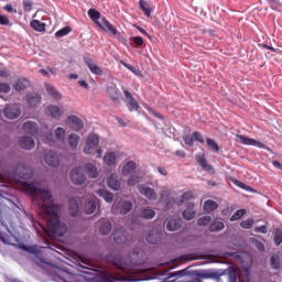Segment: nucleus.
<instances>
[{
    "label": "nucleus",
    "mask_w": 282,
    "mask_h": 282,
    "mask_svg": "<svg viewBox=\"0 0 282 282\" xmlns=\"http://www.w3.org/2000/svg\"><path fill=\"white\" fill-rule=\"evenodd\" d=\"M196 163H198L199 166L203 167L205 172L214 173L213 165L208 164L206 156L204 154L196 155Z\"/></svg>",
    "instance_id": "19"
},
{
    "label": "nucleus",
    "mask_w": 282,
    "mask_h": 282,
    "mask_svg": "<svg viewBox=\"0 0 282 282\" xmlns=\"http://www.w3.org/2000/svg\"><path fill=\"white\" fill-rule=\"evenodd\" d=\"M161 202L164 203V210L165 212L171 209L172 206L175 205V198L169 197V192L167 191H162Z\"/></svg>",
    "instance_id": "18"
},
{
    "label": "nucleus",
    "mask_w": 282,
    "mask_h": 282,
    "mask_svg": "<svg viewBox=\"0 0 282 282\" xmlns=\"http://www.w3.org/2000/svg\"><path fill=\"white\" fill-rule=\"evenodd\" d=\"M271 268L273 270H279L280 269V260L275 256H272L270 259Z\"/></svg>",
    "instance_id": "51"
},
{
    "label": "nucleus",
    "mask_w": 282,
    "mask_h": 282,
    "mask_svg": "<svg viewBox=\"0 0 282 282\" xmlns=\"http://www.w3.org/2000/svg\"><path fill=\"white\" fill-rule=\"evenodd\" d=\"M66 122L73 128L74 131H79L84 128V122L82 119L75 116L66 118Z\"/></svg>",
    "instance_id": "17"
},
{
    "label": "nucleus",
    "mask_w": 282,
    "mask_h": 282,
    "mask_svg": "<svg viewBox=\"0 0 282 282\" xmlns=\"http://www.w3.org/2000/svg\"><path fill=\"white\" fill-rule=\"evenodd\" d=\"M194 198V194L192 192H185L180 199V203L184 204L186 202H191Z\"/></svg>",
    "instance_id": "48"
},
{
    "label": "nucleus",
    "mask_w": 282,
    "mask_h": 282,
    "mask_svg": "<svg viewBox=\"0 0 282 282\" xmlns=\"http://www.w3.org/2000/svg\"><path fill=\"white\" fill-rule=\"evenodd\" d=\"M70 181L74 185H84L87 181V177L83 174V170L80 167H75L70 170Z\"/></svg>",
    "instance_id": "5"
},
{
    "label": "nucleus",
    "mask_w": 282,
    "mask_h": 282,
    "mask_svg": "<svg viewBox=\"0 0 282 282\" xmlns=\"http://www.w3.org/2000/svg\"><path fill=\"white\" fill-rule=\"evenodd\" d=\"M45 89L47 90V94L53 97L54 99H62V96L58 94V91L51 85H45Z\"/></svg>",
    "instance_id": "37"
},
{
    "label": "nucleus",
    "mask_w": 282,
    "mask_h": 282,
    "mask_svg": "<svg viewBox=\"0 0 282 282\" xmlns=\"http://www.w3.org/2000/svg\"><path fill=\"white\" fill-rule=\"evenodd\" d=\"M246 215V209H240V210H236L234 215H231L230 220L231 221H237L239 220L241 217H243Z\"/></svg>",
    "instance_id": "44"
},
{
    "label": "nucleus",
    "mask_w": 282,
    "mask_h": 282,
    "mask_svg": "<svg viewBox=\"0 0 282 282\" xmlns=\"http://www.w3.org/2000/svg\"><path fill=\"white\" fill-rule=\"evenodd\" d=\"M88 15L90 18L91 21H98L100 19V12L96 11L95 9H90L88 11Z\"/></svg>",
    "instance_id": "46"
},
{
    "label": "nucleus",
    "mask_w": 282,
    "mask_h": 282,
    "mask_svg": "<svg viewBox=\"0 0 282 282\" xmlns=\"http://www.w3.org/2000/svg\"><path fill=\"white\" fill-rule=\"evenodd\" d=\"M86 66H88L91 74L97 76H102L104 72L100 67H98L96 64H94L91 58L85 59Z\"/></svg>",
    "instance_id": "27"
},
{
    "label": "nucleus",
    "mask_w": 282,
    "mask_h": 282,
    "mask_svg": "<svg viewBox=\"0 0 282 282\" xmlns=\"http://www.w3.org/2000/svg\"><path fill=\"white\" fill-rule=\"evenodd\" d=\"M68 210L70 217H76L79 213V203L75 198L68 200Z\"/></svg>",
    "instance_id": "26"
},
{
    "label": "nucleus",
    "mask_w": 282,
    "mask_h": 282,
    "mask_svg": "<svg viewBox=\"0 0 282 282\" xmlns=\"http://www.w3.org/2000/svg\"><path fill=\"white\" fill-rule=\"evenodd\" d=\"M97 195L101 196L102 199H105L107 203L113 202V194L109 193L106 189H99L97 191Z\"/></svg>",
    "instance_id": "34"
},
{
    "label": "nucleus",
    "mask_w": 282,
    "mask_h": 282,
    "mask_svg": "<svg viewBox=\"0 0 282 282\" xmlns=\"http://www.w3.org/2000/svg\"><path fill=\"white\" fill-rule=\"evenodd\" d=\"M42 97L39 94H30L28 96V105L29 107L33 108L41 104Z\"/></svg>",
    "instance_id": "29"
},
{
    "label": "nucleus",
    "mask_w": 282,
    "mask_h": 282,
    "mask_svg": "<svg viewBox=\"0 0 282 282\" xmlns=\"http://www.w3.org/2000/svg\"><path fill=\"white\" fill-rule=\"evenodd\" d=\"M107 96L115 104H120L121 93L117 86H108L107 87Z\"/></svg>",
    "instance_id": "11"
},
{
    "label": "nucleus",
    "mask_w": 282,
    "mask_h": 282,
    "mask_svg": "<svg viewBox=\"0 0 282 282\" xmlns=\"http://www.w3.org/2000/svg\"><path fill=\"white\" fill-rule=\"evenodd\" d=\"M139 8L142 10L143 13H145L147 18H151V9L148 2H145L144 0H139Z\"/></svg>",
    "instance_id": "36"
},
{
    "label": "nucleus",
    "mask_w": 282,
    "mask_h": 282,
    "mask_svg": "<svg viewBox=\"0 0 282 282\" xmlns=\"http://www.w3.org/2000/svg\"><path fill=\"white\" fill-rule=\"evenodd\" d=\"M194 138L193 137H184V142H185V144H187V145H189V147H193V144H194Z\"/></svg>",
    "instance_id": "62"
},
{
    "label": "nucleus",
    "mask_w": 282,
    "mask_h": 282,
    "mask_svg": "<svg viewBox=\"0 0 282 282\" xmlns=\"http://www.w3.org/2000/svg\"><path fill=\"white\" fill-rule=\"evenodd\" d=\"M182 228V219L181 218H170L166 221V230L176 231Z\"/></svg>",
    "instance_id": "20"
},
{
    "label": "nucleus",
    "mask_w": 282,
    "mask_h": 282,
    "mask_svg": "<svg viewBox=\"0 0 282 282\" xmlns=\"http://www.w3.org/2000/svg\"><path fill=\"white\" fill-rule=\"evenodd\" d=\"M236 139H237V141H239V143H241L243 145L257 147L258 149H265V145L262 142L256 141L254 139H251L249 137L236 134Z\"/></svg>",
    "instance_id": "6"
},
{
    "label": "nucleus",
    "mask_w": 282,
    "mask_h": 282,
    "mask_svg": "<svg viewBox=\"0 0 282 282\" xmlns=\"http://www.w3.org/2000/svg\"><path fill=\"white\" fill-rule=\"evenodd\" d=\"M14 174L23 180H31L33 177L32 170L23 164H19L17 169H14Z\"/></svg>",
    "instance_id": "8"
},
{
    "label": "nucleus",
    "mask_w": 282,
    "mask_h": 282,
    "mask_svg": "<svg viewBox=\"0 0 282 282\" xmlns=\"http://www.w3.org/2000/svg\"><path fill=\"white\" fill-rule=\"evenodd\" d=\"M54 135H55V139H57L59 142H64L65 129L58 127L57 129H55Z\"/></svg>",
    "instance_id": "43"
},
{
    "label": "nucleus",
    "mask_w": 282,
    "mask_h": 282,
    "mask_svg": "<svg viewBox=\"0 0 282 282\" xmlns=\"http://www.w3.org/2000/svg\"><path fill=\"white\" fill-rule=\"evenodd\" d=\"M19 147L20 149L31 151L35 149V141L31 137H22L19 140Z\"/></svg>",
    "instance_id": "13"
},
{
    "label": "nucleus",
    "mask_w": 282,
    "mask_h": 282,
    "mask_svg": "<svg viewBox=\"0 0 282 282\" xmlns=\"http://www.w3.org/2000/svg\"><path fill=\"white\" fill-rule=\"evenodd\" d=\"M121 65H122L123 67H126L128 70H130V72H132V73H135V67H134L133 65L127 64V63H124V62H121Z\"/></svg>",
    "instance_id": "63"
},
{
    "label": "nucleus",
    "mask_w": 282,
    "mask_h": 282,
    "mask_svg": "<svg viewBox=\"0 0 282 282\" xmlns=\"http://www.w3.org/2000/svg\"><path fill=\"white\" fill-rule=\"evenodd\" d=\"M231 182H234V184L239 188H246V185L238 180H231Z\"/></svg>",
    "instance_id": "64"
},
{
    "label": "nucleus",
    "mask_w": 282,
    "mask_h": 282,
    "mask_svg": "<svg viewBox=\"0 0 282 282\" xmlns=\"http://www.w3.org/2000/svg\"><path fill=\"white\" fill-rule=\"evenodd\" d=\"M225 224L223 221H214L209 226V231L210 232H219L224 230Z\"/></svg>",
    "instance_id": "35"
},
{
    "label": "nucleus",
    "mask_w": 282,
    "mask_h": 282,
    "mask_svg": "<svg viewBox=\"0 0 282 282\" xmlns=\"http://www.w3.org/2000/svg\"><path fill=\"white\" fill-rule=\"evenodd\" d=\"M3 10H6L8 13H12V14L18 13L17 9H14L11 4H7L6 7H3Z\"/></svg>",
    "instance_id": "60"
},
{
    "label": "nucleus",
    "mask_w": 282,
    "mask_h": 282,
    "mask_svg": "<svg viewBox=\"0 0 282 282\" xmlns=\"http://www.w3.org/2000/svg\"><path fill=\"white\" fill-rule=\"evenodd\" d=\"M185 220L191 221L196 217V210H194V203H188L187 208L182 213Z\"/></svg>",
    "instance_id": "22"
},
{
    "label": "nucleus",
    "mask_w": 282,
    "mask_h": 282,
    "mask_svg": "<svg viewBox=\"0 0 282 282\" xmlns=\"http://www.w3.org/2000/svg\"><path fill=\"white\" fill-rule=\"evenodd\" d=\"M95 210H96V200L95 198H89L85 203V214L90 215V214H94Z\"/></svg>",
    "instance_id": "30"
},
{
    "label": "nucleus",
    "mask_w": 282,
    "mask_h": 282,
    "mask_svg": "<svg viewBox=\"0 0 282 282\" xmlns=\"http://www.w3.org/2000/svg\"><path fill=\"white\" fill-rule=\"evenodd\" d=\"M206 144H208L209 149L214 150L215 152H219V145L213 139L207 138Z\"/></svg>",
    "instance_id": "47"
},
{
    "label": "nucleus",
    "mask_w": 282,
    "mask_h": 282,
    "mask_svg": "<svg viewBox=\"0 0 282 282\" xmlns=\"http://www.w3.org/2000/svg\"><path fill=\"white\" fill-rule=\"evenodd\" d=\"M23 187L33 202H37L40 217L45 221L50 235L55 238H62L67 234L68 227L59 221V206L53 204L51 192L39 188L32 183H24Z\"/></svg>",
    "instance_id": "1"
},
{
    "label": "nucleus",
    "mask_w": 282,
    "mask_h": 282,
    "mask_svg": "<svg viewBox=\"0 0 282 282\" xmlns=\"http://www.w3.org/2000/svg\"><path fill=\"white\" fill-rule=\"evenodd\" d=\"M101 30H105L106 32L111 33L112 35L118 34V30L107 20V19H101L100 23H98Z\"/></svg>",
    "instance_id": "21"
},
{
    "label": "nucleus",
    "mask_w": 282,
    "mask_h": 282,
    "mask_svg": "<svg viewBox=\"0 0 282 282\" xmlns=\"http://www.w3.org/2000/svg\"><path fill=\"white\" fill-rule=\"evenodd\" d=\"M133 209V203L130 200H121L112 204L111 213L115 215H127Z\"/></svg>",
    "instance_id": "2"
},
{
    "label": "nucleus",
    "mask_w": 282,
    "mask_h": 282,
    "mask_svg": "<svg viewBox=\"0 0 282 282\" xmlns=\"http://www.w3.org/2000/svg\"><path fill=\"white\" fill-rule=\"evenodd\" d=\"M44 161L51 167H57L58 164H59V159H58L57 154L54 153L53 151H50L48 153H45Z\"/></svg>",
    "instance_id": "16"
},
{
    "label": "nucleus",
    "mask_w": 282,
    "mask_h": 282,
    "mask_svg": "<svg viewBox=\"0 0 282 282\" xmlns=\"http://www.w3.org/2000/svg\"><path fill=\"white\" fill-rule=\"evenodd\" d=\"M96 228L99 229L100 235L108 236L111 231V223L106 218H100V220L96 223Z\"/></svg>",
    "instance_id": "10"
},
{
    "label": "nucleus",
    "mask_w": 282,
    "mask_h": 282,
    "mask_svg": "<svg viewBox=\"0 0 282 282\" xmlns=\"http://www.w3.org/2000/svg\"><path fill=\"white\" fill-rule=\"evenodd\" d=\"M141 217L143 219H152L153 217H155V210L151 209V208H145L141 212Z\"/></svg>",
    "instance_id": "41"
},
{
    "label": "nucleus",
    "mask_w": 282,
    "mask_h": 282,
    "mask_svg": "<svg viewBox=\"0 0 282 282\" xmlns=\"http://www.w3.org/2000/svg\"><path fill=\"white\" fill-rule=\"evenodd\" d=\"M112 264L117 267V269L123 270L124 269V263L123 260L121 259H116Z\"/></svg>",
    "instance_id": "57"
},
{
    "label": "nucleus",
    "mask_w": 282,
    "mask_h": 282,
    "mask_svg": "<svg viewBox=\"0 0 282 282\" xmlns=\"http://www.w3.org/2000/svg\"><path fill=\"white\" fill-rule=\"evenodd\" d=\"M79 143V137L75 133H70L68 137V144L70 149L76 150Z\"/></svg>",
    "instance_id": "33"
},
{
    "label": "nucleus",
    "mask_w": 282,
    "mask_h": 282,
    "mask_svg": "<svg viewBox=\"0 0 282 282\" xmlns=\"http://www.w3.org/2000/svg\"><path fill=\"white\" fill-rule=\"evenodd\" d=\"M142 181L141 176H139L138 174H132L130 178H128L127 184L130 187L135 186L137 184H140Z\"/></svg>",
    "instance_id": "38"
},
{
    "label": "nucleus",
    "mask_w": 282,
    "mask_h": 282,
    "mask_svg": "<svg viewBox=\"0 0 282 282\" xmlns=\"http://www.w3.org/2000/svg\"><path fill=\"white\" fill-rule=\"evenodd\" d=\"M26 86H28L26 79H18L17 83H14V90L23 91L25 90Z\"/></svg>",
    "instance_id": "39"
},
{
    "label": "nucleus",
    "mask_w": 282,
    "mask_h": 282,
    "mask_svg": "<svg viewBox=\"0 0 282 282\" xmlns=\"http://www.w3.org/2000/svg\"><path fill=\"white\" fill-rule=\"evenodd\" d=\"M254 232L261 234V235H267V226L256 227Z\"/></svg>",
    "instance_id": "59"
},
{
    "label": "nucleus",
    "mask_w": 282,
    "mask_h": 282,
    "mask_svg": "<svg viewBox=\"0 0 282 282\" xmlns=\"http://www.w3.org/2000/svg\"><path fill=\"white\" fill-rule=\"evenodd\" d=\"M212 223V216H204L198 218L197 225L198 226H208Z\"/></svg>",
    "instance_id": "45"
},
{
    "label": "nucleus",
    "mask_w": 282,
    "mask_h": 282,
    "mask_svg": "<svg viewBox=\"0 0 282 282\" xmlns=\"http://www.w3.org/2000/svg\"><path fill=\"white\" fill-rule=\"evenodd\" d=\"M102 161L105 162V164L107 166H115L116 165V153L110 152V153H106L105 158H102Z\"/></svg>",
    "instance_id": "31"
},
{
    "label": "nucleus",
    "mask_w": 282,
    "mask_h": 282,
    "mask_svg": "<svg viewBox=\"0 0 282 282\" xmlns=\"http://www.w3.org/2000/svg\"><path fill=\"white\" fill-rule=\"evenodd\" d=\"M253 224H254V220L251 219V218H249V219H247V220H245V221H241V223H240V227H241L242 229L249 230V229H251V227L253 226Z\"/></svg>",
    "instance_id": "49"
},
{
    "label": "nucleus",
    "mask_w": 282,
    "mask_h": 282,
    "mask_svg": "<svg viewBox=\"0 0 282 282\" xmlns=\"http://www.w3.org/2000/svg\"><path fill=\"white\" fill-rule=\"evenodd\" d=\"M45 113H47V116H51V118L56 120L62 117V110L58 108V106L54 105H50L45 110Z\"/></svg>",
    "instance_id": "24"
},
{
    "label": "nucleus",
    "mask_w": 282,
    "mask_h": 282,
    "mask_svg": "<svg viewBox=\"0 0 282 282\" xmlns=\"http://www.w3.org/2000/svg\"><path fill=\"white\" fill-rule=\"evenodd\" d=\"M0 25H10V19L4 14H0Z\"/></svg>",
    "instance_id": "56"
},
{
    "label": "nucleus",
    "mask_w": 282,
    "mask_h": 282,
    "mask_svg": "<svg viewBox=\"0 0 282 282\" xmlns=\"http://www.w3.org/2000/svg\"><path fill=\"white\" fill-rule=\"evenodd\" d=\"M11 87L9 84L0 83V93L2 94H10Z\"/></svg>",
    "instance_id": "52"
},
{
    "label": "nucleus",
    "mask_w": 282,
    "mask_h": 282,
    "mask_svg": "<svg viewBox=\"0 0 282 282\" xmlns=\"http://www.w3.org/2000/svg\"><path fill=\"white\" fill-rule=\"evenodd\" d=\"M24 133L30 135H36L39 133V126L35 121H26L22 124Z\"/></svg>",
    "instance_id": "12"
},
{
    "label": "nucleus",
    "mask_w": 282,
    "mask_h": 282,
    "mask_svg": "<svg viewBox=\"0 0 282 282\" xmlns=\"http://www.w3.org/2000/svg\"><path fill=\"white\" fill-rule=\"evenodd\" d=\"M139 194L143 197H147L148 200H156L158 194L154 188L145 185H138L137 186Z\"/></svg>",
    "instance_id": "7"
},
{
    "label": "nucleus",
    "mask_w": 282,
    "mask_h": 282,
    "mask_svg": "<svg viewBox=\"0 0 282 282\" xmlns=\"http://www.w3.org/2000/svg\"><path fill=\"white\" fill-rule=\"evenodd\" d=\"M123 96L127 99V108L128 111H139L140 109V105L139 102L135 100V98L133 97V95H131V93L129 90H123Z\"/></svg>",
    "instance_id": "9"
},
{
    "label": "nucleus",
    "mask_w": 282,
    "mask_h": 282,
    "mask_svg": "<svg viewBox=\"0 0 282 282\" xmlns=\"http://www.w3.org/2000/svg\"><path fill=\"white\" fill-rule=\"evenodd\" d=\"M137 164L134 161H128L126 164L122 166V175L123 176H130L135 172Z\"/></svg>",
    "instance_id": "25"
},
{
    "label": "nucleus",
    "mask_w": 282,
    "mask_h": 282,
    "mask_svg": "<svg viewBox=\"0 0 282 282\" xmlns=\"http://www.w3.org/2000/svg\"><path fill=\"white\" fill-rule=\"evenodd\" d=\"M132 41L139 47L144 46V40L141 36H133Z\"/></svg>",
    "instance_id": "55"
},
{
    "label": "nucleus",
    "mask_w": 282,
    "mask_h": 282,
    "mask_svg": "<svg viewBox=\"0 0 282 282\" xmlns=\"http://www.w3.org/2000/svg\"><path fill=\"white\" fill-rule=\"evenodd\" d=\"M147 242L151 243V245H156V242H158V235L149 234L147 236Z\"/></svg>",
    "instance_id": "54"
},
{
    "label": "nucleus",
    "mask_w": 282,
    "mask_h": 282,
    "mask_svg": "<svg viewBox=\"0 0 282 282\" xmlns=\"http://www.w3.org/2000/svg\"><path fill=\"white\" fill-rule=\"evenodd\" d=\"M30 26H32V29L36 32H45L46 30L45 23L41 22L40 20H32V22H30Z\"/></svg>",
    "instance_id": "32"
},
{
    "label": "nucleus",
    "mask_w": 282,
    "mask_h": 282,
    "mask_svg": "<svg viewBox=\"0 0 282 282\" xmlns=\"http://www.w3.org/2000/svg\"><path fill=\"white\" fill-rule=\"evenodd\" d=\"M191 138H193V140H195L196 142L204 144V138L200 132H198V131L193 132L191 134Z\"/></svg>",
    "instance_id": "50"
},
{
    "label": "nucleus",
    "mask_w": 282,
    "mask_h": 282,
    "mask_svg": "<svg viewBox=\"0 0 282 282\" xmlns=\"http://www.w3.org/2000/svg\"><path fill=\"white\" fill-rule=\"evenodd\" d=\"M107 186L112 191H120L121 188V181L119 180L117 174H111L107 178Z\"/></svg>",
    "instance_id": "15"
},
{
    "label": "nucleus",
    "mask_w": 282,
    "mask_h": 282,
    "mask_svg": "<svg viewBox=\"0 0 282 282\" xmlns=\"http://www.w3.org/2000/svg\"><path fill=\"white\" fill-rule=\"evenodd\" d=\"M219 207L217 202H214L213 199H208L204 203L203 209L205 214H212L213 212L217 210Z\"/></svg>",
    "instance_id": "28"
},
{
    "label": "nucleus",
    "mask_w": 282,
    "mask_h": 282,
    "mask_svg": "<svg viewBox=\"0 0 282 282\" xmlns=\"http://www.w3.org/2000/svg\"><path fill=\"white\" fill-rule=\"evenodd\" d=\"M273 243L278 247L282 243V230L280 228H276L275 234L273 235Z\"/></svg>",
    "instance_id": "42"
},
{
    "label": "nucleus",
    "mask_w": 282,
    "mask_h": 282,
    "mask_svg": "<svg viewBox=\"0 0 282 282\" xmlns=\"http://www.w3.org/2000/svg\"><path fill=\"white\" fill-rule=\"evenodd\" d=\"M3 116L8 120H15L19 119L21 116V105L20 104H12L3 108Z\"/></svg>",
    "instance_id": "3"
},
{
    "label": "nucleus",
    "mask_w": 282,
    "mask_h": 282,
    "mask_svg": "<svg viewBox=\"0 0 282 282\" xmlns=\"http://www.w3.org/2000/svg\"><path fill=\"white\" fill-rule=\"evenodd\" d=\"M99 145V137L96 134H90L86 140V145L84 148L85 154L91 155Z\"/></svg>",
    "instance_id": "4"
},
{
    "label": "nucleus",
    "mask_w": 282,
    "mask_h": 282,
    "mask_svg": "<svg viewBox=\"0 0 282 282\" xmlns=\"http://www.w3.org/2000/svg\"><path fill=\"white\" fill-rule=\"evenodd\" d=\"M128 238H129V235L123 228H120L117 231H115V234H112V239L117 245L124 243Z\"/></svg>",
    "instance_id": "14"
},
{
    "label": "nucleus",
    "mask_w": 282,
    "mask_h": 282,
    "mask_svg": "<svg viewBox=\"0 0 282 282\" xmlns=\"http://www.w3.org/2000/svg\"><path fill=\"white\" fill-rule=\"evenodd\" d=\"M32 7H33V2L31 0H23L24 12H31Z\"/></svg>",
    "instance_id": "53"
},
{
    "label": "nucleus",
    "mask_w": 282,
    "mask_h": 282,
    "mask_svg": "<svg viewBox=\"0 0 282 282\" xmlns=\"http://www.w3.org/2000/svg\"><path fill=\"white\" fill-rule=\"evenodd\" d=\"M84 169H85L86 175H88V177H90L91 180H95L99 176V172L96 165L91 163H87L84 165Z\"/></svg>",
    "instance_id": "23"
},
{
    "label": "nucleus",
    "mask_w": 282,
    "mask_h": 282,
    "mask_svg": "<svg viewBox=\"0 0 282 282\" xmlns=\"http://www.w3.org/2000/svg\"><path fill=\"white\" fill-rule=\"evenodd\" d=\"M44 140H45V143H48L50 145H52L54 143L53 141V133L50 132L47 134L44 135Z\"/></svg>",
    "instance_id": "58"
},
{
    "label": "nucleus",
    "mask_w": 282,
    "mask_h": 282,
    "mask_svg": "<svg viewBox=\"0 0 282 282\" xmlns=\"http://www.w3.org/2000/svg\"><path fill=\"white\" fill-rule=\"evenodd\" d=\"M69 33H72L70 26H64L59 31L55 32V37L63 39L64 36H67Z\"/></svg>",
    "instance_id": "40"
},
{
    "label": "nucleus",
    "mask_w": 282,
    "mask_h": 282,
    "mask_svg": "<svg viewBox=\"0 0 282 282\" xmlns=\"http://www.w3.org/2000/svg\"><path fill=\"white\" fill-rule=\"evenodd\" d=\"M149 113H151L152 116L156 117L159 120H163V117L161 113L156 112L155 110H153L152 108H148Z\"/></svg>",
    "instance_id": "61"
}]
</instances>
